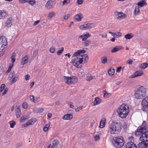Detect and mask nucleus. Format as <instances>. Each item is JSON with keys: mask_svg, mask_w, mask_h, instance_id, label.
Wrapping results in <instances>:
<instances>
[{"mask_svg": "<svg viewBox=\"0 0 148 148\" xmlns=\"http://www.w3.org/2000/svg\"><path fill=\"white\" fill-rule=\"evenodd\" d=\"M94 77L91 75H88L86 77V79L88 81H90L94 78Z\"/></svg>", "mask_w": 148, "mask_h": 148, "instance_id": "47", "label": "nucleus"}, {"mask_svg": "<svg viewBox=\"0 0 148 148\" xmlns=\"http://www.w3.org/2000/svg\"><path fill=\"white\" fill-rule=\"evenodd\" d=\"M122 47V46H116L111 50V52L112 53H115L121 49Z\"/></svg>", "mask_w": 148, "mask_h": 148, "instance_id": "15", "label": "nucleus"}, {"mask_svg": "<svg viewBox=\"0 0 148 148\" xmlns=\"http://www.w3.org/2000/svg\"><path fill=\"white\" fill-rule=\"evenodd\" d=\"M139 12V7L138 6L136 7L134 11V14L136 15V14H138Z\"/></svg>", "mask_w": 148, "mask_h": 148, "instance_id": "36", "label": "nucleus"}, {"mask_svg": "<svg viewBox=\"0 0 148 148\" xmlns=\"http://www.w3.org/2000/svg\"><path fill=\"white\" fill-rule=\"evenodd\" d=\"M63 2L64 3V5H66L70 3V0H64Z\"/></svg>", "mask_w": 148, "mask_h": 148, "instance_id": "56", "label": "nucleus"}, {"mask_svg": "<svg viewBox=\"0 0 148 148\" xmlns=\"http://www.w3.org/2000/svg\"><path fill=\"white\" fill-rule=\"evenodd\" d=\"M5 85L4 84H3L1 85L0 87V92H1L5 88Z\"/></svg>", "mask_w": 148, "mask_h": 148, "instance_id": "50", "label": "nucleus"}, {"mask_svg": "<svg viewBox=\"0 0 148 148\" xmlns=\"http://www.w3.org/2000/svg\"><path fill=\"white\" fill-rule=\"evenodd\" d=\"M15 72L13 71L11 72L8 76V78L10 79H11L13 77L14 75Z\"/></svg>", "mask_w": 148, "mask_h": 148, "instance_id": "46", "label": "nucleus"}, {"mask_svg": "<svg viewBox=\"0 0 148 148\" xmlns=\"http://www.w3.org/2000/svg\"><path fill=\"white\" fill-rule=\"evenodd\" d=\"M81 56V57H82V55H81L79 50H78L74 53L72 56V57H78L77 56Z\"/></svg>", "mask_w": 148, "mask_h": 148, "instance_id": "28", "label": "nucleus"}, {"mask_svg": "<svg viewBox=\"0 0 148 148\" xmlns=\"http://www.w3.org/2000/svg\"><path fill=\"white\" fill-rule=\"evenodd\" d=\"M13 64H10V66H9L8 69L6 73H8L9 72H10V71L11 70V69L12 68V66H13Z\"/></svg>", "mask_w": 148, "mask_h": 148, "instance_id": "49", "label": "nucleus"}, {"mask_svg": "<svg viewBox=\"0 0 148 148\" xmlns=\"http://www.w3.org/2000/svg\"><path fill=\"white\" fill-rule=\"evenodd\" d=\"M101 99L98 97H96L93 102L94 105H97L99 104L101 102Z\"/></svg>", "mask_w": 148, "mask_h": 148, "instance_id": "22", "label": "nucleus"}, {"mask_svg": "<svg viewBox=\"0 0 148 148\" xmlns=\"http://www.w3.org/2000/svg\"><path fill=\"white\" fill-rule=\"evenodd\" d=\"M38 50L36 49L34 50L33 53V56L34 57H36L38 55Z\"/></svg>", "mask_w": 148, "mask_h": 148, "instance_id": "51", "label": "nucleus"}, {"mask_svg": "<svg viewBox=\"0 0 148 148\" xmlns=\"http://www.w3.org/2000/svg\"><path fill=\"white\" fill-rule=\"evenodd\" d=\"M27 0H19V2L21 3H23L25 2H27Z\"/></svg>", "mask_w": 148, "mask_h": 148, "instance_id": "63", "label": "nucleus"}, {"mask_svg": "<svg viewBox=\"0 0 148 148\" xmlns=\"http://www.w3.org/2000/svg\"><path fill=\"white\" fill-rule=\"evenodd\" d=\"M129 112V108L127 105L124 104L119 106L117 110L119 116L122 118H125Z\"/></svg>", "mask_w": 148, "mask_h": 148, "instance_id": "2", "label": "nucleus"}, {"mask_svg": "<svg viewBox=\"0 0 148 148\" xmlns=\"http://www.w3.org/2000/svg\"><path fill=\"white\" fill-rule=\"evenodd\" d=\"M82 58L76 57L75 59H72V61L73 64L76 67L79 68L81 67L80 65L82 63L83 61V60H84L85 61L84 62H87L88 60V56L86 54L84 55H82Z\"/></svg>", "mask_w": 148, "mask_h": 148, "instance_id": "3", "label": "nucleus"}, {"mask_svg": "<svg viewBox=\"0 0 148 148\" xmlns=\"http://www.w3.org/2000/svg\"><path fill=\"white\" fill-rule=\"evenodd\" d=\"M134 35L132 33H129L125 35V38L127 39H130L133 37Z\"/></svg>", "mask_w": 148, "mask_h": 148, "instance_id": "32", "label": "nucleus"}, {"mask_svg": "<svg viewBox=\"0 0 148 148\" xmlns=\"http://www.w3.org/2000/svg\"><path fill=\"white\" fill-rule=\"evenodd\" d=\"M105 93L103 95V97L106 98H107L111 95V94L110 93H108L106 91H104Z\"/></svg>", "mask_w": 148, "mask_h": 148, "instance_id": "41", "label": "nucleus"}, {"mask_svg": "<svg viewBox=\"0 0 148 148\" xmlns=\"http://www.w3.org/2000/svg\"><path fill=\"white\" fill-rule=\"evenodd\" d=\"M121 124L120 123L113 122L110 126V130L112 134H118L121 130Z\"/></svg>", "mask_w": 148, "mask_h": 148, "instance_id": "5", "label": "nucleus"}, {"mask_svg": "<svg viewBox=\"0 0 148 148\" xmlns=\"http://www.w3.org/2000/svg\"><path fill=\"white\" fill-rule=\"evenodd\" d=\"M101 62L103 64H106L107 62V58L105 57H103L101 58Z\"/></svg>", "mask_w": 148, "mask_h": 148, "instance_id": "38", "label": "nucleus"}, {"mask_svg": "<svg viewBox=\"0 0 148 148\" xmlns=\"http://www.w3.org/2000/svg\"><path fill=\"white\" fill-rule=\"evenodd\" d=\"M106 120L105 119L103 120H101L100 122L99 127L101 128H103L105 126L106 122Z\"/></svg>", "mask_w": 148, "mask_h": 148, "instance_id": "24", "label": "nucleus"}, {"mask_svg": "<svg viewBox=\"0 0 148 148\" xmlns=\"http://www.w3.org/2000/svg\"><path fill=\"white\" fill-rule=\"evenodd\" d=\"M0 43H2L4 46H7V42L5 37L2 36L0 37Z\"/></svg>", "mask_w": 148, "mask_h": 148, "instance_id": "12", "label": "nucleus"}, {"mask_svg": "<svg viewBox=\"0 0 148 148\" xmlns=\"http://www.w3.org/2000/svg\"><path fill=\"white\" fill-rule=\"evenodd\" d=\"M50 51L51 53H54L55 52V48L53 47H51L50 49Z\"/></svg>", "mask_w": 148, "mask_h": 148, "instance_id": "54", "label": "nucleus"}, {"mask_svg": "<svg viewBox=\"0 0 148 148\" xmlns=\"http://www.w3.org/2000/svg\"><path fill=\"white\" fill-rule=\"evenodd\" d=\"M94 139L95 141H98L99 139V137L98 135H96L94 137Z\"/></svg>", "mask_w": 148, "mask_h": 148, "instance_id": "60", "label": "nucleus"}, {"mask_svg": "<svg viewBox=\"0 0 148 148\" xmlns=\"http://www.w3.org/2000/svg\"><path fill=\"white\" fill-rule=\"evenodd\" d=\"M83 18V15L81 13H79L74 16V18L75 19L76 21H81Z\"/></svg>", "mask_w": 148, "mask_h": 148, "instance_id": "13", "label": "nucleus"}, {"mask_svg": "<svg viewBox=\"0 0 148 148\" xmlns=\"http://www.w3.org/2000/svg\"><path fill=\"white\" fill-rule=\"evenodd\" d=\"M64 49V48L63 47H62L61 49L58 50V51L57 53V54L59 56L60 55L63 51Z\"/></svg>", "mask_w": 148, "mask_h": 148, "instance_id": "44", "label": "nucleus"}, {"mask_svg": "<svg viewBox=\"0 0 148 148\" xmlns=\"http://www.w3.org/2000/svg\"><path fill=\"white\" fill-rule=\"evenodd\" d=\"M83 35L84 37L82 38V40L83 41H86L88 38L90 37L91 36L90 34H89L88 33L85 34L84 35L83 34Z\"/></svg>", "mask_w": 148, "mask_h": 148, "instance_id": "30", "label": "nucleus"}, {"mask_svg": "<svg viewBox=\"0 0 148 148\" xmlns=\"http://www.w3.org/2000/svg\"><path fill=\"white\" fill-rule=\"evenodd\" d=\"M27 3H28L29 4L33 5L36 3L34 0H27Z\"/></svg>", "mask_w": 148, "mask_h": 148, "instance_id": "42", "label": "nucleus"}, {"mask_svg": "<svg viewBox=\"0 0 148 148\" xmlns=\"http://www.w3.org/2000/svg\"><path fill=\"white\" fill-rule=\"evenodd\" d=\"M12 18L11 17L9 18L6 22L5 24L6 25V26H11L12 25Z\"/></svg>", "mask_w": 148, "mask_h": 148, "instance_id": "27", "label": "nucleus"}, {"mask_svg": "<svg viewBox=\"0 0 148 148\" xmlns=\"http://www.w3.org/2000/svg\"><path fill=\"white\" fill-rule=\"evenodd\" d=\"M114 70L113 68L111 67L108 70V73L109 75L111 76L114 75Z\"/></svg>", "mask_w": 148, "mask_h": 148, "instance_id": "31", "label": "nucleus"}, {"mask_svg": "<svg viewBox=\"0 0 148 148\" xmlns=\"http://www.w3.org/2000/svg\"><path fill=\"white\" fill-rule=\"evenodd\" d=\"M113 146L116 148H121L125 143L124 138L121 136L114 137L112 139Z\"/></svg>", "mask_w": 148, "mask_h": 148, "instance_id": "4", "label": "nucleus"}, {"mask_svg": "<svg viewBox=\"0 0 148 148\" xmlns=\"http://www.w3.org/2000/svg\"><path fill=\"white\" fill-rule=\"evenodd\" d=\"M7 15V14L5 11L3 10H0V19L4 18Z\"/></svg>", "mask_w": 148, "mask_h": 148, "instance_id": "14", "label": "nucleus"}, {"mask_svg": "<svg viewBox=\"0 0 148 148\" xmlns=\"http://www.w3.org/2000/svg\"><path fill=\"white\" fill-rule=\"evenodd\" d=\"M141 141L138 145V148H145V146L143 145L144 143L143 141Z\"/></svg>", "mask_w": 148, "mask_h": 148, "instance_id": "43", "label": "nucleus"}, {"mask_svg": "<svg viewBox=\"0 0 148 148\" xmlns=\"http://www.w3.org/2000/svg\"><path fill=\"white\" fill-rule=\"evenodd\" d=\"M55 14V13L54 12H50L48 15V17L51 18L53 16H54Z\"/></svg>", "mask_w": 148, "mask_h": 148, "instance_id": "48", "label": "nucleus"}, {"mask_svg": "<svg viewBox=\"0 0 148 148\" xmlns=\"http://www.w3.org/2000/svg\"><path fill=\"white\" fill-rule=\"evenodd\" d=\"M16 53H15V52H14L13 53L12 56H11L10 58L11 62H12V63L11 64H13V63L15 62V58L16 57Z\"/></svg>", "mask_w": 148, "mask_h": 148, "instance_id": "23", "label": "nucleus"}, {"mask_svg": "<svg viewBox=\"0 0 148 148\" xmlns=\"http://www.w3.org/2000/svg\"><path fill=\"white\" fill-rule=\"evenodd\" d=\"M37 121V119L34 118H32L31 119L28 120L27 121V123H28L29 125L33 124Z\"/></svg>", "mask_w": 148, "mask_h": 148, "instance_id": "25", "label": "nucleus"}, {"mask_svg": "<svg viewBox=\"0 0 148 148\" xmlns=\"http://www.w3.org/2000/svg\"><path fill=\"white\" fill-rule=\"evenodd\" d=\"M64 81L67 84H71V77H69L68 76L66 77V76H64Z\"/></svg>", "mask_w": 148, "mask_h": 148, "instance_id": "20", "label": "nucleus"}, {"mask_svg": "<svg viewBox=\"0 0 148 148\" xmlns=\"http://www.w3.org/2000/svg\"><path fill=\"white\" fill-rule=\"evenodd\" d=\"M29 118L27 116H23L20 119V122L22 123L24 121L26 120Z\"/></svg>", "mask_w": 148, "mask_h": 148, "instance_id": "33", "label": "nucleus"}, {"mask_svg": "<svg viewBox=\"0 0 148 148\" xmlns=\"http://www.w3.org/2000/svg\"><path fill=\"white\" fill-rule=\"evenodd\" d=\"M114 15L116 18L118 19L125 18L127 17L126 14L121 12H116Z\"/></svg>", "mask_w": 148, "mask_h": 148, "instance_id": "8", "label": "nucleus"}, {"mask_svg": "<svg viewBox=\"0 0 148 148\" xmlns=\"http://www.w3.org/2000/svg\"><path fill=\"white\" fill-rule=\"evenodd\" d=\"M87 25V29H89L92 27H95L97 25L96 24H95L93 23H87L86 24Z\"/></svg>", "mask_w": 148, "mask_h": 148, "instance_id": "21", "label": "nucleus"}, {"mask_svg": "<svg viewBox=\"0 0 148 148\" xmlns=\"http://www.w3.org/2000/svg\"><path fill=\"white\" fill-rule=\"evenodd\" d=\"M135 98L138 99H143L146 95V89L143 86L138 87L135 92Z\"/></svg>", "mask_w": 148, "mask_h": 148, "instance_id": "6", "label": "nucleus"}, {"mask_svg": "<svg viewBox=\"0 0 148 148\" xmlns=\"http://www.w3.org/2000/svg\"><path fill=\"white\" fill-rule=\"evenodd\" d=\"M144 73L142 71H137L135 73L130 76V78H134L139 76H141L143 75Z\"/></svg>", "mask_w": 148, "mask_h": 148, "instance_id": "10", "label": "nucleus"}, {"mask_svg": "<svg viewBox=\"0 0 148 148\" xmlns=\"http://www.w3.org/2000/svg\"><path fill=\"white\" fill-rule=\"evenodd\" d=\"M18 80V77L16 76L12 79V81L10 83V84H12L14 83L16 81Z\"/></svg>", "mask_w": 148, "mask_h": 148, "instance_id": "34", "label": "nucleus"}, {"mask_svg": "<svg viewBox=\"0 0 148 148\" xmlns=\"http://www.w3.org/2000/svg\"><path fill=\"white\" fill-rule=\"evenodd\" d=\"M91 43V41L90 40H88L84 42L83 43L84 45V47H86L88 46Z\"/></svg>", "mask_w": 148, "mask_h": 148, "instance_id": "35", "label": "nucleus"}, {"mask_svg": "<svg viewBox=\"0 0 148 148\" xmlns=\"http://www.w3.org/2000/svg\"><path fill=\"white\" fill-rule=\"evenodd\" d=\"M6 47L7 46H4V45H3L2 43H0V52L2 51L3 49Z\"/></svg>", "mask_w": 148, "mask_h": 148, "instance_id": "45", "label": "nucleus"}, {"mask_svg": "<svg viewBox=\"0 0 148 148\" xmlns=\"http://www.w3.org/2000/svg\"><path fill=\"white\" fill-rule=\"evenodd\" d=\"M83 2V0H77V4L78 5H81Z\"/></svg>", "mask_w": 148, "mask_h": 148, "instance_id": "58", "label": "nucleus"}, {"mask_svg": "<svg viewBox=\"0 0 148 148\" xmlns=\"http://www.w3.org/2000/svg\"><path fill=\"white\" fill-rule=\"evenodd\" d=\"M9 123L10 125V127L11 128H13L14 127L16 123L15 121H12L10 122Z\"/></svg>", "mask_w": 148, "mask_h": 148, "instance_id": "40", "label": "nucleus"}, {"mask_svg": "<svg viewBox=\"0 0 148 148\" xmlns=\"http://www.w3.org/2000/svg\"><path fill=\"white\" fill-rule=\"evenodd\" d=\"M73 117V115L71 114H67L63 116V119L65 120H69L72 119Z\"/></svg>", "mask_w": 148, "mask_h": 148, "instance_id": "17", "label": "nucleus"}, {"mask_svg": "<svg viewBox=\"0 0 148 148\" xmlns=\"http://www.w3.org/2000/svg\"><path fill=\"white\" fill-rule=\"evenodd\" d=\"M16 115L17 118L20 117L21 114L20 108L19 107H18L15 110Z\"/></svg>", "mask_w": 148, "mask_h": 148, "instance_id": "16", "label": "nucleus"}, {"mask_svg": "<svg viewBox=\"0 0 148 148\" xmlns=\"http://www.w3.org/2000/svg\"><path fill=\"white\" fill-rule=\"evenodd\" d=\"M29 97L31 101H32V102H34V103H36V102L34 101V96L33 95H30Z\"/></svg>", "mask_w": 148, "mask_h": 148, "instance_id": "55", "label": "nucleus"}, {"mask_svg": "<svg viewBox=\"0 0 148 148\" xmlns=\"http://www.w3.org/2000/svg\"><path fill=\"white\" fill-rule=\"evenodd\" d=\"M116 38H118L121 36V32H118L117 33L115 34Z\"/></svg>", "mask_w": 148, "mask_h": 148, "instance_id": "59", "label": "nucleus"}, {"mask_svg": "<svg viewBox=\"0 0 148 148\" xmlns=\"http://www.w3.org/2000/svg\"><path fill=\"white\" fill-rule=\"evenodd\" d=\"M142 109L144 111L148 110V96L143 99L141 102Z\"/></svg>", "mask_w": 148, "mask_h": 148, "instance_id": "7", "label": "nucleus"}, {"mask_svg": "<svg viewBox=\"0 0 148 148\" xmlns=\"http://www.w3.org/2000/svg\"><path fill=\"white\" fill-rule=\"evenodd\" d=\"M147 126L146 125V122L144 121L141 126L138 127L135 134L136 136L141 135L140 137V141L144 143L143 145L145 148L148 147V130L146 131Z\"/></svg>", "mask_w": 148, "mask_h": 148, "instance_id": "1", "label": "nucleus"}, {"mask_svg": "<svg viewBox=\"0 0 148 148\" xmlns=\"http://www.w3.org/2000/svg\"><path fill=\"white\" fill-rule=\"evenodd\" d=\"M80 53H81V55L82 54H83L86 52V50L84 49L83 50H79Z\"/></svg>", "mask_w": 148, "mask_h": 148, "instance_id": "64", "label": "nucleus"}, {"mask_svg": "<svg viewBox=\"0 0 148 148\" xmlns=\"http://www.w3.org/2000/svg\"><path fill=\"white\" fill-rule=\"evenodd\" d=\"M70 16V14H68L66 15H65L64 17V20H67L69 17Z\"/></svg>", "mask_w": 148, "mask_h": 148, "instance_id": "57", "label": "nucleus"}, {"mask_svg": "<svg viewBox=\"0 0 148 148\" xmlns=\"http://www.w3.org/2000/svg\"><path fill=\"white\" fill-rule=\"evenodd\" d=\"M83 108V106H80L77 107L76 108H75V111L76 112H78L79 111V110H82V109Z\"/></svg>", "mask_w": 148, "mask_h": 148, "instance_id": "52", "label": "nucleus"}, {"mask_svg": "<svg viewBox=\"0 0 148 148\" xmlns=\"http://www.w3.org/2000/svg\"><path fill=\"white\" fill-rule=\"evenodd\" d=\"M28 58L27 56H25L21 60V64L24 65L25 64H26L27 63Z\"/></svg>", "mask_w": 148, "mask_h": 148, "instance_id": "19", "label": "nucleus"}, {"mask_svg": "<svg viewBox=\"0 0 148 148\" xmlns=\"http://www.w3.org/2000/svg\"><path fill=\"white\" fill-rule=\"evenodd\" d=\"M147 5L146 2L145 0H142L141 1L138 2L137 3L138 6L139 7H142L145 5Z\"/></svg>", "mask_w": 148, "mask_h": 148, "instance_id": "18", "label": "nucleus"}, {"mask_svg": "<svg viewBox=\"0 0 148 148\" xmlns=\"http://www.w3.org/2000/svg\"><path fill=\"white\" fill-rule=\"evenodd\" d=\"M71 84H74L76 83L77 81V79L75 76L71 77Z\"/></svg>", "mask_w": 148, "mask_h": 148, "instance_id": "26", "label": "nucleus"}, {"mask_svg": "<svg viewBox=\"0 0 148 148\" xmlns=\"http://www.w3.org/2000/svg\"><path fill=\"white\" fill-rule=\"evenodd\" d=\"M86 24H85L83 25H81L79 27V28L82 30L87 29Z\"/></svg>", "mask_w": 148, "mask_h": 148, "instance_id": "37", "label": "nucleus"}, {"mask_svg": "<svg viewBox=\"0 0 148 148\" xmlns=\"http://www.w3.org/2000/svg\"><path fill=\"white\" fill-rule=\"evenodd\" d=\"M56 4V2L53 0H49L47 3L46 7L48 9L53 8Z\"/></svg>", "mask_w": 148, "mask_h": 148, "instance_id": "9", "label": "nucleus"}, {"mask_svg": "<svg viewBox=\"0 0 148 148\" xmlns=\"http://www.w3.org/2000/svg\"><path fill=\"white\" fill-rule=\"evenodd\" d=\"M58 143V141L57 140H54L52 142V146L56 147Z\"/></svg>", "mask_w": 148, "mask_h": 148, "instance_id": "39", "label": "nucleus"}, {"mask_svg": "<svg viewBox=\"0 0 148 148\" xmlns=\"http://www.w3.org/2000/svg\"><path fill=\"white\" fill-rule=\"evenodd\" d=\"M30 78V75H27L25 76V79L26 81L29 80V79Z\"/></svg>", "mask_w": 148, "mask_h": 148, "instance_id": "62", "label": "nucleus"}, {"mask_svg": "<svg viewBox=\"0 0 148 148\" xmlns=\"http://www.w3.org/2000/svg\"><path fill=\"white\" fill-rule=\"evenodd\" d=\"M125 148H137L135 144L131 141L128 142L125 145Z\"/></svg>", "mask_w": 148, "mask_h": 148, "instance_id": "11", "label": "nucleus"}, {"mask_svg": "<svg viewBox=\"0 0 148 148\" xmlns=\"http://www.w3.org/2000/svg\"><path fill=\"white\" fill-rule=\"evenodd\" d=\"M122 69L121 66H119L118 67L116 70V72L117 73H119Z\"/></svg>", "mask_w": 148, "mask_h": 148, "instance_id": "61", "label": "nucleus"}, {"mask_svg": "<svg viewBox=\"0 0 148 148\" xmlns=\"http://www.w3.org/2000/svg\"><path fill=\"white\" fill-rule=\"evenodd\" d=\"M28 107V104L27 103L24 102L22 104V107L24 109H26Z\"/></svg>", "mask_w": 148, "mask_h": 148, "instance_id": "53", "label": "nucleus"}, {"mask_svg": "<svg viewBox=\"0 0 148 148\" xmlns=\"http://www.w3.org/2000/svg\"><path fill=\"white\" fill-rule=\"evenodd\" d=\"M148 66V64L147 63L145 62L140 64L139 68L141 69H145Z\"/></svg>", "mask_w": 148, "mask_h": 148, "instance_id": "29", "label": "nucleus"}]
</instances>
